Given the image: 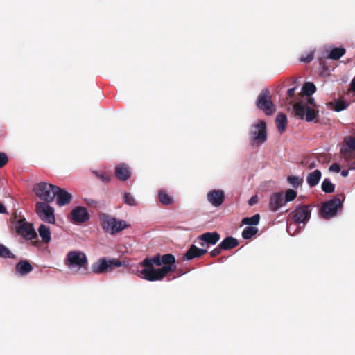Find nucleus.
I'll return each instance as SVG.
<instances>
[{"label": "nucleus", "instance_id": "nucleus-27", "mask_svg": "<svg viewBox=\"0 0 355 355\" xmlns=\"http://www.w3.org/2000/svg\"><path fill=\"white\" fill-rule=\"evenodd\" d=\"M158 197L160 202L164 205H168L173 202L172 198L164 190L159 191Z\"/></svg>", "mask_w": 355, "mask_h": 355}, {"label": "nucleus", "instance_id": "nucleus-33", "mask_svg": "<svg viewBox=\"0 0 355 355\" xmlns=\"http://www.w3.org/2000/svg\"><path fill=\"white\" fill-rule=\"evenodd\" d=\"M287 181L294 188L297 189L302 183V180L297 176L291 175L287 177Z\"/></svg>", "mask_w": 355, "mask_h": 355}, {"label": "nucleus", "instance_id": "nucleus-6", "mask_svg": "<svg viewBox=\"0 0 355 355\" xmlns=\"http://www.w3.org/2000/svg\"><path fill=\"white\" fill-rule=\"evenodd\" d=\"M56 185L41 182L34 184L33 191L35 196L40 200L46 203H51L55 200V191L54 188Z\"/></svg>", "mask_w": 355, "mask_h": 355}, {"label": "nucleus", "instance_id": "nucleus-43", "mask_svg": "<svg viewBox=\"0 0 355 355\" xmlns=\"http://www.w3.org/2000/svg\"><path fill=\"white\" fill-rule=\"evenodd\" d=\"M313 59V53H310L307 56L304 57V58H300V60L302 62H306V63H309L311 62Z\"/></svg>", "mask_w": 355, "mask_h": 355}, {"label": "nucleus", "instance_id": "nucleus-34", "mask_svg": "<svg viewBox=\"0 0 355 355\" xmlns=\"http://www.w3.org/2000/svg\"><path fill=\"white\" fill-rule=\"evenodd\" d=\"M297 195V193L295 190L292 189H287L285 193V196H284L285 203L293 201L296 198Z\"/></svg>", "mask_w": 355, "mask_h": 355}, {"label": "nucleus", "instance_id": "nucleus-19", "mask_svg": "<svg viewBox=\"0 0 355 355\" xmlns=\"http://www.w3.org/2000/svg\"><path fill=\"white\" fill-rule=\"evenodd\" d=\"M207 252L206 249L199 248L194 245H191L184 254L187 260H191L194 258H199Z\"/></svg>", "mask_w": 355, "mask_h": 355}, {"label": "nucleus", "instance_id": "nucleus-5", "mask_svg": "<svg viewBox=\"0 0 355 355\" xmlns=\"http://www.w3.org/2000/svg\"><path fill=\"white\" fill-rule=\"evenodd\" d=\"M249 136L253 146H260L267 140L266 123L259 120L257 123L251 125Z\"/></svg>", "mask_w": 355, "mask_h": 355}, {"label": "nucleus", "instance_id": "nucleus-50", "mask_svg": "<svg viewBox=\"0 0 355 355\" xmlns=\"http://www.w3.org/2000/svg\"><path fill=\"white\" fill-rule=\"evenodd\" d=\"M315 166H316L315 162H311V163L309 164V165L308 168H309V169H310V170H311V169L314 168L315 167Z\"/></svg>", "mask_w": 355, "mask_h": 355}, {"label": "nucleus", "instance_id": "nucleus-40", "mask_svg": "<svg viewBox=\"0 0 355 355\" xmlns=\"http://www.w3.org/2000/svg\"><path fill=\"white\" fill-rule=\"evenodd\" d=\"M351 149H347V148H343L341 150V153L345 156V157L346 159H354L355 157V155L354 153H352L351 150Z\"/></svg>", "mask_w": 355, "mask_h": 355}, {"label": "nucleus", "instance_id": "nucleus-14", "mask_svg": "<svg viewBox=\"0 0 355 355\" xmlns=\"http://www.w3.org/2000/svg\"><path fill=\"white\" fill-rule=\"evenodd\" d=\"M220 239V234L216 232H205L198 237L200 241L199 245L201 247H209L214 245Z\"/></svg>", "mask_w": 355, "mask_h": 355}, {"label": "nucleus", "instance_id": "nucleus-17", "mask_svg": "<svg viewBox=\"0 0 355 355\" xmlns=\"http://www.w3.org/2000/svg\"><path fill=\"white\" fill-rule=\"evenodd\" d=\"M225 199V193L223 190L213 189L207 193L208 201L214 207H220Z\"/></svg>", "mask_w": 355, "mask_h": 355}, {"label": "nucleus", "instance_id": "nucleus-42", "mask_svg": "<svg viewBox=\"0 0 355 355\" xmlns=\"http://www.w3.org/2000/svg\"><path fill=\"white\" fill-rule=\"evenodd\" d=\"M222 250H223V248H220V244H219L216 248H214V250H212L210 252V255L212 257H216L221 253Z\"/></svg>", "mask_w": 355, "mask_h": 355}, {"label": "nucleus", "instance_id": "nucleus-4", "mask_svg": "<svg viewBox=\"0 0 355 355\" xmlns=\"http://www.w3.org/2000/svg\"><path fill=\"white\" fill-rule=\"evenodd\" d=\"M123 266V262L118 259H107L106 257L100 258L92 265V271L95 274H104L112 272L115 268Z\"/></svg>", "mask_w": 355, "mask_h": 355}, {"label": "nucleus", "instance_id": "nucleus-13", "mask_svg": "<svg viewBox=\"0 0 355 355\" xmlns=\"http://www.w3.org/2000/svg\"><path fill=\"white\" fill-rule=\"evenodd\" d=\"M71 220L76 224L84 223L89 218V214L84 207H76L71 211Z\"/></svg>", "mask_w": 355, "mask_h": 355}, {"label": "nucleus", "instance_id": "nucleus-30", "mask_svg": "<svg viewBox=\"0 0 355 355\" xmlns=\"http://www.w3.org/2000/svg\"><path fill=\"white\" fill-rule=\"evenodd\" d=\"M260 220V215L259 214H254L252 217H246L242 219V223L250 225H257Z\"/></svg>", "mask_w": 355, "mask_h": 355}, {"label": "nucleus", "instance_id": "nucleus-29", "mask_svg": "<svg viewBox=\"0 0 355 355\" xmlns=\"http://www.w3.org/2000/svg\"><path fill=\"white\" fill-rule=\"evenodd\" d=\"M315 85L311 82L305 83L302 87V92L307 96H311L315 92Z\"/></svg>", "mask_w": 355, "mask_h": 355}, {"label": "nucleus", "instance_id": "nucleus-36", "mask_svg": "<svg viewBox=\"0 0 355 355\" xmlns=\"http://www.w3.org/2000/svg\"><path fill=\"white\" fill-rule=\"evenodd\" d=\"M297 103H304L306 105V106H310L311 108L314 109H315V107H317L314 98L313 97H311V96H307L305 99L301 100Z\"/></svg>", "mask_w": 355, "mask_h": 355}, {"label": "nucleus", "instance_id": "nucleus-12", "mask_svg": "<svg viewBox=\"0 0 355 355\" xmlns=\"http://www.w3.org/2000/svg\"><path fill=\"white\" fill-rule=\"evenodd\" d=\"M17 232L23 236L27 240L37 238V234L32 224L26 221L25 218H21L17 222Z\"/></svg>", "mask_w": 355, "mask_h": 355}, {"label": "nucleus", "instance_id": "nucleus-2", "mask_svg": "<svg viewBox=\"0 0 355 355\" xmlns=\"http://www.w3.org/2000/svg\"><path fill=\"white\" fill-rule=\"evenodd\" d=\"M344 200L345 196L340 193L322 203L320 207L321 216L327 220L334 217L338 210L342 209Z\"/></svg>", "mask_w": 355, "mask_h": 355}, {"label": "nucleus", "instance_id": "nucleus-23", "mask_svg": "<svg viewBox=\"0 0 355 355\" xmlns=\"http://www.w3.org/2000/svg\"><path fill=\"white\" fill-rule=\"evenodd\" d=\"M277 129L280 133H283L286 128L287 117L283 113H279L275 119Z\"/></svg>", "mask_w": 355, "mask_h": 355}, {"label": "nucleus", "instance_id": "nucleus-3", "mask_svg": "<svg viewBox=\"0 0 355 355\" xmlns=\"http://www.w3.org/2000/svg\"><path fill=\"white\" fill-rule=\"evenodd\" d=\"M99 218L102 228L111 234L121 232L128 226L125 221L122 220H119L105 213L101 214Z\"/></svg>", "mask_w": 355, "mask_h": 355}, {"label": "nucleus", "instance_id": "nucleus-52", "mask_svg": "<svg viewBox=\"0 0 355 355\" xmlns=\"http://www.w3.org/2000/svg\"><path fill=\"white\" fill-rule=\"evenodd\" d=\"M292 224H290L288 227H287V232L291 234V228Z\"/></svg>", "mask_w": 355, "mask_h": 355}, {"label": "nucleus", "instance_id": "nucleus-20", "mask_svg": "<svg viewBox=\"0 0 355 355\" xmlns=\"http://www.w3.org/2000/svg\"><path fill=\"white\" fill-rule=\"evenodd\" d=\"M33 270V266L26 260H21L15 266V272L21 276L27 275Z\"/></svg>", "mask_w": 355, "mask_h": 355}, {"label": "nucleus", "instance_id": "nucleus-47", "mask_svg": "<svg viewBox=\"0 0 355 355\" xmlns=\"http://www.w3.org/2000/svg\"><path fill=\"white\" fill-rule=\"evenodd\" d=\"M296 87L291 88L288 90L287 94L288 98H293L295 94Z\"/></svg>", "mask_w": 355, "mask_h": 355}, {"label": "nucleus", "instance_id": "nucleus-16", "mask_svg": "<svg viewBox=\"0 0 355 355\" xmlns=\"http://www.w3.org/2000/svg\"><path fill=\"white\" fill-rule=\"evenodd\" d=\"M284 194L282 192H277L271 194L269 200V209L274 212L285 205Z\"/></svg>", "mask_w": 355, "mask_h": 355}, {"label": "nucleus", "instance_id": "nucleus-35", "mask_svg": "<svg viewBox=\"0 0 355 355\" xmlns=\"http://www.w3.org/2000/svg\"><path fill=\"white\" fill-rule=\"evenodd\" d=\"M123 202L130 205V206H135L137 205V202L133 197V196L130 193H125L123 196Z\"/></svg>", "mask_w": 355, "mask_h": 355}, {"label": "nucleus", "instance_id": "nucleus-25", "mask_svg": "<svg viewBox=\"0 0 355 355\" xmlns=\"http://www.w3.org/2000/svg\"><path fill=\"white\" fill-rule=\"evenodd\" d=\"M38 232L43 242L48 243L51 241V232L48 226L44 224L40 225Z\"/></svg>", "mask_w": 355, "mask_h": 355}, {"label": "nucleus", "instance_id": "nucleus-46", "mask_svg": "<svg viewBox=\"0 0 355 355\" xmlns=\"http://www.w3.org/2000/svg\"><path fill=\"white\" fill-rule=\"evenodd\" d=\"M258 202V197L257 196H252L248 200V204L250 206H253L254 205Z\"/></svg>", "mask_w": 355, "mask_h": 355}, {"label": "nucleus", "instance_id": "nucleus-28", "mask_svg": "<svg viewBox=\"0 0 355 355\" xmlns=\"http://www.w3.org/2000/svg\"><path fill=\"white\" fill-rule=\"evenodd\" d=\"M321 189L326 193H331L335 190V185L328 178H326L322 182Z\"/></svg>", "mask_w": 355, "mask_h": 355}, {"label": "nucleus", "instance_id": "nucleus-48", "mask_svg": "<svg viewBox=\"0 0 355 355\" xmlns=\"http://www.w3.org/2000/svg\"><path fill=\"white\" fill-rule=\"evenodd\" d=\"M7 213L6 207L0 202V214Z\"/></svg>", "mask_w": 355, "mask_h": 355}, {"label": "nucleus", "instance_id": "nucleus-8", "mask_svg": "<svg viewBox=\"0 0 355 355\" xmlns=\"http://www.w3.org/2000/svg\"><path fill=\"white\" fill-rule=\"evenodd\" d=\"M293 108L295 116L301 119L305 118L307 122L313 121L318 116V110L306 106L304 103H295Z\"/></svg>", "mask_w": 355, "mask_h": 355}, {"label": "nucleus", "instance_id": "nucleus-45", "mask_svg": "<svg viewBox=\"0 0 355 355\" xmlns=\"http://www.w3.org/2000/svg\"><path fill=\"white\" fill-rule=\"evenodd\" d=\"M87 205L91 207H96L98 205V202L92 200V199H85V200Z\"/></svg>", "mask_w": 355, "mask_h": 355}, {"label": "nucleus", "instance_id": "nucleus-44", "mask_svg": "<svg viewBox=\"0 0 355 355\" xmlns=\"http://www.w3.org/2000/svg\"><path fill=\"white\" fill-rule=\"evenodd\" d=\"M331 171L338 173L340 171V165L337 163H334L329 168Z\"/></svg>", "mask_w": 355, "mask_h": 355}, {"label": "nucleus", "instance_id": "nucleus-51", "mask_svg": "<svg viewBox=\"0 0 355 355\" xmlns=\"http://www.w3.org/2000/svg\"><path fill=\"white\" fill-rule=\"evenodd\" d=\"M348 174H349V171L347 170H343L341 171V175L343 177H347L348 175Z\"/></svg>", "mask_w": 355, "mask_h": 355}, {"label": "nucleus", "instance_id": "nucleus-22", "mask_svg": "<svg viewBox=\"0 0 355 355\" xmlns=\"http://www.w3.org/2000/svg\"><path fill=\"white\" fill-rule=\"evenodd\" d=\"M161 263L164 264L163 266H167L174 271L176 269L175 258L172 254H166L161 257Z\"/></svg>", "mask_w": 355, "mask_h": 355}, {"label": "nucleus", "instance_id": "nucleus-32", "mask_svg": "<svg viewBox=\"0 0 355 355\" xmlns=\"http://www.w3.org/2000/svg\"><path fill=\"white\" fill-rule=\"evenodd\" d=\"M0 257L14 259L15 256L8 248L0 243Z\"/></svg>", "mask_w": 355, "mask_h": 355}, {"label": "nucleus", "instance_id": "nucleus-7", "mask_svg": "<svg viewBox=\"0 0 355 355\" xmlns=\"http://www.w3.org/2000/svg\"><path fill=\"white\" fill-rule=\"evenodd\" d=\"M257 107L264 112L266 115H271L275 112V107L271 101V96L268 89H263L258 96Z\"/></svg>", "mask_w": 355, "mask_h": 355}, {"label": "nucleus", "instance_id": "nucleus-15", "mask_svg": "<svg viewBox=\"0 0 355 355\" xmlns=\"http://www.w3.org/2000/svg\"><path fill=\"white\" fill-rule=\"evenodd\" d=\"M55 192V198L56 197L57 204L60 207H62L69 204L72 200V196L65 189L56 186Z\"/></svg>", "mask_w": 355, "mask_h": 355}, {"label": "nucleus", "instance_id": "nucleus-39", "mask_svg": "<svg viewBox=\"0 0 355 355\" xmlns=\"http://www.w3.org/2000/svg\"><path fill=\"white\" fill-rule=\"evenodd\" d=\"M94 173L98 179L104 182H107L110 181V175L106 172L99 173L98 171H94Z\"/></svg>", "mask_w": 355, "mask_h": 355}, {"label": "nucleus", "instance_id": "nucleus-11", "mask_svg": "<svg viewBox=\"0 0 355 355\" xmlns=\"http://www.w3.org/2000/svg\"><path fill=\"white\" fill-rule=\"evenodd\" d=\"M311 210L309 205H299L291 214V218L295 223L306 224L311 218Z\"/></svg>", "mask_w": 355, "mask_h": 355}, {"label": "nucleus", "instance_id": "nucleus-26", "mask_svg": "<svg viewBox=\"0 0 355 355\" xmlns=\"http://www.w3.org/2000/svg\"><path fill=\"white\" fill-rule=\"evenodd\" d=\"M346 53V50L343 47H335L333 48L329 55L328 58H330L334 60H338L341 57H343Z\"/></svg>", "mask_w": 355, "mask_h": 355}, {"label": "nucleus", "instance_id": "nucleus-49", "mask_svg": "<svg viewBox=\"0 0 355 355\" xmlns=\"http://www.w3.org/2000/svg\"><path fill=\"white\" fill-rule=\"evenodd\" d=\"M351 89L352 91L355 92V77L352 79L351 83Z\"/></svg>", "mask_w": 355, "mask_h": 355}, {"label": "nucleus", "instance_id": "nucleus-31", "mask_svg": "<svg viewBox=\"0 0 355 355\" xmlns=\"http://www.w3.org/2000/svg\"><path fill=\"white\" fill-rule=\"evenodd\" d=\"M258 232L257 227H246L242 232V236L245 239H249L255 235Z\"/></svg>", "mask_w": 355, "mask_h": 355}, {"label": "nucleus", "instance_id": "nucleus-18", "mask_svg": "<svg viewBox=\"0 0 355 355\" xmlns=\"http://www.w3.org/2000/svg\"><path fill=\"white\" fill-rule=\"evenodd\" d=\"M116 177L121 181L128 180L131 175V171L127 164L120 163L115 166Z\"/></svg>", "mask_w": 355, "mask_h": 355}, {"label": "nucleus", "instance_id": "nucleus-38", "mask_svg": "<svg viewBox=\"0 0 355 355\" xmlns=\"http://www.w3.org/2000/svg\"><path fill=\"white\" fill-rule=\"evenodd\" d=\"M347 107V104L346 102L343 100H339L337 102H336L335 106H334V110L336 112H340L342 110H344Z\"/></svg>", "mask_w": 355, "mask_h": 355}, {"label": "nucleus", "instance_id": "nucleus-41", "mask_svg": "<svg viewBox=\"0 0 355 355\" xmlns=\"http://www.w3.org/2000/svg\"><path fill=\"white\" fill-rule=\"evenodd\" d=\"M8 162L7 155L3 152H0V168L3 167Z\"/></svg>", "mask_w": 355, "mask_h": 355}, {"label": "nucleus", "instance_id": "nucleus-21", "mask_svg": "<svg viewBox=\"0 0 355 355\" xmlns=\"http://www.w3.org/2000/svg\"><path fill=\"white\" fill-rule=\"evenodd\" d=\"M239 244L238 240L232 236H227L220 243V248L228 250L236 248Z\"/></svg>", "mask_w": 355, "mask_h": 355}, {"label": "nucleus", "instance_id": "nucleus-37", "mask_svg": "<svg viewBox=\"0 0 355 355\" xmlns=\"http://www.w3.org/2000/svg\"><path fill=\"white\" fill-rule=\"evenodd\" d=\"M344 142L349 149L355 151V137H347L345 138Z\"/></svg>", "mask_w": 355, "mask_h": 355}, {"label": "nucleus", "instance_id": "nucleus-24", "mask_svg": "<svg viewBox=\"0 0 355 355\" xmlns=\"http://www.w3.org/2000/svg\"><path fill=\"white\" fill-rule=\"evenodd\" d=\"M321 175H322V174H321L320 171H319L318 169L315 170L314 171H313L312 173H310L308 175V176L306 178L307 183L309 184V185L310 187L315 186L320 182Z\"/></svg>", "mask_w": 355, "mask_h": 355}, {"label": "nucleus", "instance_id": "nucleus-10", "mask_svg": "<svg viewBox=\"0 0 355 355\" xmlns=\"http://www.w3.org/2000/svg\"><path fill=\"white\" fill-rule=\"evenodd\" d=\"M87 264V258L84 252L70 251L67 256L65 265L69 268H84Z\"/></svg>", "mask_w": 355, "mask_h": 355}, {"label": "nucleus", "instance_id": "nucleus-1", "mask_svg": "<svg viewBox=\"0 0 355 355\" xmlns=\"http://www.w3.org/2000/svg\"><path fill=\"white\" fill-rule=\"evenodd\" d=\"M141 265L144 268L139 271L140 277L150 282L161 280L171 272L169 266H162L158 269L153 268V265L157 266L162 265L161 256L159 254L150 259L146 258L142 261Z\"/></svg>", "mask_w": 355, "mask_h": 355}, {"label": "nucleus", "instance_id": "nucleus-9", "mask_svg": "<svg viewBox=\"0 0 355 355\" xmlns=\"http://www.w3.org/2000/svg\"><path fill=\"white\" fill-rule=\"evenodd\" d=\"M35 212L38 217L44 222L54 224L55 217L54 215V209L49 203L44 202H37L35 204Z\"/></svg>", "mask_w": 355, "mask_h": 355}]
</instances>
